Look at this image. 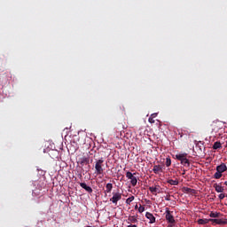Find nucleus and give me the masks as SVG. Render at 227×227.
Returning a JSON list of instances; mask_svg holds the SVG:
<instances>
[{"label": "nucleus", "instance_id": "nucleus-16", "mask_svg": "<svg viewBox=\"0 0 227 227\" xmlns=\"http://www.w3.org/2000/svg\"><path fill=\"white\" fill-rule=\"evenodd\" d=\"M210 223V219H199L198 224H208Z\"/></svg>", "mask_w": 227, "mask_h": 227}, {"label": "nucleus", "instance_id": "nucleus-17", "mask_svg": "<svg viewBox=\"0 0 227 227\" xmlns=\"http://www.w3.org/2000/svg\"><path fill=\"white\" fill-rule=\"evenodd\" d=\"M106 192L109 193L113 191V184L111 183H108L106 184Z\"/></svg>", "mask_w": 227, "mask_h": 227}, {"label": "nucleus", "instance_id": "nucleus-29", "mask_svg": "<svg viewBox=\"0 0 227 227\" xmlns=\"http://www.w3.org/2000/svg\"><path fill=\"white\" fill-rule=\"evenodd\" d=\"M224 185H226V186H227V181H225V182H224Z\"/></svg>", "mask_w": 227, "mask_h": 227}, {"label": "nucleus", "instance_id": "nucleus-20", "mask_svg": "<svg viewBox=\"0 0 227 227\" xmlns=\"http://www.w3.org/2000/svg\"><path fill=\"white\" fill-rule=\"evenodd\" d=\"M221 146H222L221 142H215V144L213 145V150H219Z\"/></svg>", "mask_w": 227, "mask_h": 227}, {"label": "nucleus", "instance_id": "nucleus-15", "mask_svg": "<svg viewBox=\"0 0 227 227\" xmlns=\"http://www.w3.org/2000/svg\"><path fill=\"white\" fill-rule=\"evenodd\" d=\"M184 192H185L186 194L192 193L194 194V192H196V190L194 189H191L189 187H184L183 188Z\"/></svg>", "mask_w": 227, "mask_h": 227}, {"label": "nucleus", "instance_id": "nucleus-19", "mask_svg": "<svg viewBox=\"0 0 227 227\" xmlns=\"http://www.w3.org/2000/svg\"><path fill=\"white\" fill-rule=\"evenodd\" d=\"M210 217H213L214 219L217 218V217H221V213H217V212H211L209 214Z\"/></svg>", "mask_w": 227, "mask_h": 227}, {"label": "nucleus", "instance_id": "nucleus-31", "mask_svg": "<svg viewBox=\"0 0 227 227\" xmlns=\"http://www.w3.org/2000/svg\"><path fill=\"white\" fill-rule=\"evenodd\" d=\"M135 209H137V205L135 206Z\"/></svg>", "mask_w": 227, "mask_h": 227}, {"label": "nucleus", "instance_id": "nucleus-27", "mask_svg": "<svg viewBox=\"0 0 227 227\" xmlns=\"http://www.w3.org/2000/svg\"><path fill=\"white\" fill-rule=\"evenodd\" d=\"M151 118H157V114H152Z\"/></svg>", "mask_w": 227, "mask_h": 227}, {"label": "nucleus", "instance_id": "nucleus-6", "mask_svg": "<svg viewBox=\"0 0 227 227\" xmlns=\"http://www.w3.org/2000/svg\"><path fill=\"white\" fill-rule=\"evenodd\" d=\"M149 191L152 192V194H154V196H157V194H160V192H162V189L160 185H155V187L150 186Z\"/></svg>", "mask_w": 227, "mask_h": 227}, {"label": "nucleus", "instance_id": "nucleus-4", "mask_svg": "<svg viewBox=\"0 0 227 227\" xmlns=\"http://www.w3.org/2000/svg\"><path fill=\"white\" fill-rule=\"evenodd\" d=\"M126 176L129 180H130V184L133 187H136V185H137V177L134 176V174H132V172L128 171L126 173Z\"/></svg>", "mask_w": 227, "mask_h": 227}, {"label": "nucleus", "instance_id": "nucleus-3", "mask_svg": "<svg viewBox=\"0 0 227 227\" xmlns=\"http://www.w3.org/2000/svg\"><path fill=\"white\" fill-rule=\"evenodd\" d=\"M95 169L97 175H102L104 173V158L96 160Z\"/></svg>", "mask_w": 227, "mask_h": 227}, {"label": "nucleus", "instance_id": "nucleus-25", "mask_svg": "<svg viewBox=\"0 0 227 227\" xmlns=\"http://www.w3.org/2000/svg\"><path fill=\"white\" fill-rule=\"evenodd\" d=\"M218 198H219V200H224V198H225L224 193H220Z\"/></svg>", "mask_w": 227, "mask_h": 227}, {"label": "nucleus", "instance_id": "nucleus-14", "mask_svg": "<svg viewBox=\"0 0 227 227\" xmlns=\"http://www.w3.org/2000/svg\"><path fill=\"white\" fill-rule=\"evenodd\" d=\"M214 188L216 191V192H224V188H223V186H221L217 184H214Z\"/></svg>", "mask_w": 227, "mask_h": 227}, {"label": "nucleus", "instance_id": "nucleus-24", "mask_svg": "<svg viewBox=\"0 0 227 227\" xmlns=\"http://www.w3.org/2000/svg\"><path fill=\"white\" fill-rule=\"evenodd\" d=\"M138 212H139L140 214H143V212H145V207H143V206L140 205V207H138Z\"/></svg>", "mask_w": 227, "mask_h": 227}, {"label": "nucleus", "instance_id": "nucleus-10", "mask_svg": "<svg viewBox=\"0 0 227 227\" xmlns=\"http://www.w3.org/2000/svg\"><path fill=\"white\" fill-rule=\"evenodd\" d=\"M227 170V167L226 164L222 163L221 165H218L216 167V171L220 172V173H224V171Z\"/></svg>", "mask_w": 227, "mask_h": 227}, {"label": "nucleus", "instance_id": "nucleus-5", "mask_svg": "<svg viewBox=\"0 0 227 227\" xmlns=\"http://www.w3.org/2000/svg\"><path fill=\"white\" fill-rule=\"evenodd\" d=\"M121 200V193L120 192H113V197L110 199V201L114 203V205H118V201Z\"/></svg>", "mask_w": 227, "mask_h": 227}, {"label": "nucleus", "instance_id": "nucleus-9", "mask_svg": "<svg viewBox=\"0 0 227 227\" xmlns=\"http://www.w3.org/2000/svg\"><path fill=\"white\" fill-rule=\"evenodd\" d=\"M80 186L82 187V189H84L90 194L93 192V189L90 186L86 185V183H80Z\"/></svg>", "mask_w": 227, "mask_h": 227}, {"label": "nucleus", "instance_id": "nucleus-13", "mask_svg": "<svg viewBox=\"0 0 227 227\" xmlns=\"http://www.w3.org/2000/svg\"><path fill=\"white\" fill-rule=\"evenodd\" d=\"M153 171L155 173V175H159V172L162 171V167L160 165H154Z\"/></svg>", "mask_w": 227, "mask_h": 227}, {"label": "nucleus", "instance_id": "nucleus-1", "mask_svg": "<svg viewBox=\"0 0 227 227\" xmlns=\"http://www.w3.org/2000/svg\"><path fill=\"white\" fill-rule=\"evenodd\" d=\"M165 218L166 221L168 223V227H173V224H175V216H173V212L169 211L168 207H166L165 211Z\"/></svg>", "mask_w": 227, "mask_h": 227}, {"label": "nucleus", "instance_id": "nucleus-21", "mask_svg": "<svg viewBox=\"0 0 227 227\" xmlns=\"http://www.w3.org/2000/svg\"><path fill=\"white\" fill-rule=\"evenodd\" d=\"M167 182L170 185H178V180L168 179Z\"/></svg>", "mask_w": 227, "mask_h": 227}, {"label": "nucleus", "instance_id": "nucleus-28", "mask_svg": "<svg viewBox=\"0 0 227 227\" xmlns=\"http://www.w3.org/2000/svg\"><path fill=\"white\" fill-rule=\"evenodd\" d=\"M127 227H137V225H136V224H129Z\"/></svg>", "mask_w": 227, "mask_h": 227}, {"label": "nucleus", "instance_id": "nucleus-30", "mask_svg": "<svg viewBox=\"0 0 227 227\" xmlns=\"http://www.w3.org/2000/svg\"><path fill=\"white\" fill-rule=\"evenodd\" d=\"M166 200H167V201H169V198H166Z\"/></svg>", "mask_w": 227, "mask_h": 227}, {"label": "nucleus", "instance_id": "nucleus-2", "mask_svg": "<svg viewBox=\"0 0 227 227\" xmlns=\"http://www.w3.org/2000/svg\"><path fill=\"white\" fill-rule=\"evenodd\" d=\"M176 159L177 160H180V162H181V164H183V166H187L188 168L191 166V162L187 159V153H185L176 154Z\"/></svg>", "mask_w": 227, "mask_h": 227}, {"label": "nucleus", "instance_id": "nucleus-23", "mask_svg": "<svg viewBox=\"0 0 227 227\" xmlns=\"http://www.w3.org/2000/svg\"><path fill=\"white\" fill-rule=\"evenodd\" d=\"M165 164H166L167 168H169V166H171V158H167Z\"/></svg>", "mask_w": 227, "mask_h": 227}, {"label": "nucleus", "instance_id": "nucleus-22", "mask_svg": "<svg viewBox=\"0 0 227 227\" xmlns=\"http://www.w3.org/2000/svg\"><path fill=\"white\" fill-rule=\"evenodd\" d=\"M134 200H136V197H134V195H131V197L126 200V205H130L131 201H134Z\"/></svg>", "mask_w": 227, "mask_h": 227}, {"label": "nucleus", "instance_id": "nucleus-11", "mask_svg": "<svg viewBox=\"0 0 227 227\" xmlns=\"http://www.w3.org/2000/svg\"><path fill=\"white\" fill-rule=\"evenodd\" d=\"M210 222L215 223V224H227V222L224 219H210Z\"/></svg>", "mask_w": 227, "mask_h": 227}, {"label": "nucleus", "instance_id": "nucleus-26", "mask_svg": "<svg viewBox=\"0 0 227 227\" xmlns=\"http://www.w3.org/2000/svg\"><path fill=\"white\" fill-rule=\"evenodd\" d=\"M148 121L149 123H155V120H153V117H149Z\"/></svg>", "mask_w": 227, "mask_h": 227}, {"label": "nucleus", "instance_id": "nucleus-18", "mask_svg": "<svg viewBox=\"0 0 227 227\" xmlns=\"http://www.w3.org/2000/svg\"><path fill=\"white\" fill-rule=\"evenodd\" d=\"M223 176V173L216 170V172L214 174L213 178H215V180H219Z\"/></svg>", "mask_w": 227, "mask_h": 227}, {"label": "nucleus", "instance_id": "nucleus-12", "mask_svg": "<svg viewBox=\"0 0 227 227\" xmlns=\"http://www.w3.org/2000/svg\"><path fill=\"white\" fill-rule=\"evenodd\" d=\"M79 162L81 166H84V164H90V158L89 157H82L79 159Z\"/></svg>", "mask_w": 227, "mask_h": 227}, {"label": "nucleus", "instance_id": "nucleus-8", "mask_svg": "<svg viewBox=\"0 0 227 227\" xmlns=\"http://www.w3.org/2000/svg\"><path fill=\"white\" fill-rule=\"evenodd\" d=\"M145 217H146V219H149L150 224H153V223H155V216H153V214H152L150 212H146Z\"/></svg>", "mask_w": 227, "mask_h": 227}, {"label": "nucleus", "instance_id": "nucleus-7", "mask_svg": "<svg viewBox=\"0 0 227 227\" xmlns=\"http://www.w3.org/2000/svg\"><path fill=\"white\" fill-rule=\"evenodd\" d=\"M128 224H136V223H138L137 216L136 215H129L127 220Z\"/></svg>", "mask_w": 227, "mask_h": 227}]
</instances>
